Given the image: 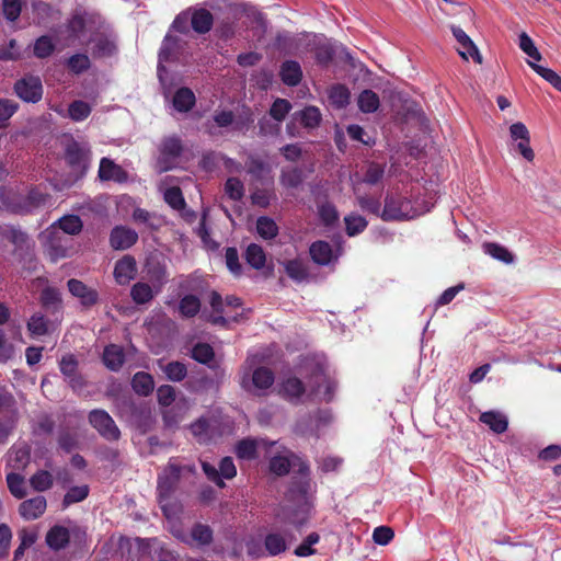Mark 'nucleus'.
<instances>
[{
    "label": "nucleus",
    "instance_id": "1",
    "mask_svg": "<svg viewBox=\"0 0 561 561\" xmlns=\"http://www.w3.org/2000/svg\"><path fill=\"white\" fill-rule=\"evenodd\" d=\"M194 473V465H181L178 458L169 459L165 468L158 476V502L165 516H169V502L175 492L182 473Z\"/></svg>",
    "mask_w": 561,
    "mask_h": 561
},
{
    "label": "nucleus",
    "instance_id": "2",
    "mask_svg": "<svg viewBox=\"0 0 561 561\" xmlns=\"http://www.w3.org/2000/svg\"><path fill=\"white\" fill-rule=\"evenodd\" d=\"M38 240L44 254L54 263L70 255L72 240L59 231L56 224L43 230L38 236Z\"/></svg>",
    "mask_w": 561,
    "mask_h": 561
},
{
    "label": "nucleus",
    "instance_id": "3",
    "mask_svg": "<svg viewBox=\"0 0 561 561\" xmlns=\"http://www.w3.org/2000/svg\"><path fill=\"white\" fill-rule=\"evenodd\" d=\"M419 216L410 198L397 192H388L385 196V205L381 211L383 221H403Z\"/></svg>",
    "mask_w": 561,
    "mask_h": 561
},
{
    "label": "nucleus",
    "instance_id": "4",
    "mask_svg": "<svg viewBox=\"0 0 561 561\" xmlns=\"http://www.w3.org/2000/svg\"><path fill=\"white\" fill-rule=\"evenodd\" d=\"M183 151L184 145L181 137L176 135L163 137L158 146V171L162 173L175 168L178 160L182 156Z\"/></svg>",
    "mask_w": 561,
    "mask_h": 561
},
{
    "label": "nucleus",
    "instance_id": "5",
    "mask_svg": "<svg viewBox=\"0 0 561 561\" xmlns=\"http://www.w3.org/2000/svg\"><path fill=\"white\" fill-rule=\"evenodd\" d=\"M89 424L108 442L121 438V431L113 417L103 409L91 410L88 414Z\"/></svg>",
    "mask_w": 561,
    "mask_h": 561
},
{
    "label": "nucleus",
    "instance_id": "6",
    "mask_svg": "<svg viewBox=\"0 0 561 561\" xmlns=\"http://www.w3.org/2000/svg\"><path fill=\"white\" fill-rule=\"evenodd\" d=\"M13 90L22 101L27 103H37L43 98V84L37 76L26 75L22 77L15 81Z\"/></svg>",
    "mask_w": 561,
    "mask_h": 561
},
{
    "label": "nucleus",
    "instance_id": "7",
    "mask_svg": "<svg viewBox=\"0 0 561 561\" xmlns=\"http://www.w3.org/2000/svg\"><path fill=\"white\" fill-rule=\"evenodd\" d=\"M298 460V468L296 470V476L293 477L289 493L291 496L297 497L299 500H306L310 490H311V478H310V467L309 463L299 457H295Z\"/></svg>",
    "mask_w": 561,
    "mask_h": 561
},
{
    "label": "nucleus",
    "instance_id": "8",
    "mask_svg": "<svg viewBox=\"0 0 561 561\" xmlns=\"http://www.w3.org/2000/svg\"><path fill=\"white\" fill-rule=\"evenodd\" d=\"M91 151L89 147L71 140L65 149V159L68 165L81 173H84L89 168Z\"/></svg>",
    "mask_w": 561,
    "mask_h": 561
},
{
    "label": "nucleus",
    "instance_id": "9",
    "mask_svg": "<svg viewBox=\"0 0 561 561\" xmlns=\"http://www.w3.org/2000/svg\"><path fill=\"white\" fill-rule=\"evenodd\" d=\"M510 136L516 142V149L523 158L528 162H533L535 152L530 147V133L526 125L522 122L513 123L510 126Z\"/></svg>",
    "mask_w": 561,
    "mask_h": 561
},
{
    "label": "nucleus",
    "instance_id": "10",
    "mask_svg": "<svg viewBox=\"0 0 561 561\" xmlns=\"http://www.w3.org/2000/svg\"><path fill=\"white\" fill-rule=\"evenodd\" d=\"M275 381L274 373L271 368L261 366L253 370L251 376V382L248 379V375H244L241 380V387L248 391H251V387L256 390V394H261V391H265L273 386Z\"/></svg>",
    "mask_w": 561,
    "mask_h": 561
},
{
    "label": "nucleus",
    "instance_id": "11",
    "mask_svg": "<svg viewBox=\"0 0 561 561\" xmlns=\"http://www.w3.org/2000/svg\"><path fill=\"white\" fill-rule=\"evenodd\" d=\"M79 363L75 355L68 354L62 356L59 362L60 373L72 390H81L85 386L84 378L79 373Z\"/></svg>",
    "mask_w": 561,
    "mask_h": 561
},
{
    "label": "nucleus",
    "instance_id": "12",
    "mask_svg": "<svg viewBox=\"0 0 561 561\" xmlns=\"http://www.w3.org/2000/svg\"><path fill=\"white\" fill-rule=\"evenodd\" d=\"M67 287L70 294L77 297L85 308H91L99 301V293L77 278H70L67 282Z\"/></svg>",
    "mask_w": 561,
    "mask_h": 561
},
{
    "label": "nucleus",
    "instance_id": "13",
    "mask_svg": "<svg viewBox=\"0 0 561 561\" xmlns=\"http://www.w3.org/2000/svg\"><path fill=\"white\" fill-rule=\"evenodd\" d=\"M138 241V233L128 227L116 226L110 234V244L114 250H127Z\"/></svg>",
    "mask_w": 561,
    "mask_h": 561
},
{
    "label": "nucleus",
    "instance_id": "14",
    "mask_svg": "<svg viewBox=\"0 0 561 561\" xmlns=\"http://www.w3.org/2000/svg\"><path fill=\"white\" fill-rule=\"evenodd\" d=\"M137 273V264L134 256L126 254L119 259L114 266V278L118 285H127L135 278Z\"/></svg>",
    "mask_w": 561,
    "mask_h": 561
},
{
    "label": "nucleus",
    "instance_id": "15",
    "mask_svg": "<svg viewBox=\"0 0 561 561\" xmlns=\"http://www.w3.org/2000/svg\"><path fill=\"white\" fill-rule=\"evenodd\" d=\"M306 392V387L302 380L298 377L291 376L285 378L278 389V394L290 403H298Z\"/></svg>",
    "mask_w": 561,
    "mask_h": 561
},
{
    "label": "nucleus",
    "instance_id": "16",
    "mask_svg": "<svg viewBox=\"0 0 561 561\" xmlns=\"http://www.w3.org/2000/svg\"><path fill=\"white\" fill-rule=\"evenodd\" d=\"M274 444V442L268 443L266 439L263 438H243L238 442L236 446V454L240 459L254 460L259 457V448L267 449V447L273 446Z\"/></svg>",
    "mask_w": 561,
    "mask_h": 561
},
{
    "label": "nucleus",
    "instance_id": "17",
    "mask_svg": "<svg viewBox=\"0 0 561 561\" xmlns=\"http://www.w3.org/2000/svg\"><path fill=\"white\" fill-rule=\"evenodd\" d=\"M145 273L156 293H160L168 280L165 264L156 259H150L146 262Z\"/></svg>",
    "mask_w": 561,
    "mask_h": 561
},
{
    "label": "nucleus",
    "instance_id": "18",
    "mask_svg": "<svg viewBox=\"0 0 561 561\" xmlns=\"http://www.w3.org/2000/svg\"><path fill=\"white\" fill-rule=\"evenodd\" d=\"M209 304L215 313V316H213L210 318V322L215 325H220L222 328H227L230 321L239 322V321H241V319L243 317V312L233 316L231 319L225 317L224 316V312H225L224 300H222L221 295L216 290H213L210 293Z\"/></svg>",
    "mask_w": 561,
    "mask_h": 561
},
{
    "label": "nucleus",
    "instance_id": "19",
    "mask_svg": "<svg viewBox=\"0 0 561 561\" xmlns=\"http://www.w3.org/2000/svg\"><path fill=\"white\" fill-rule=\"evenodd\" d=\"M47 508V501L43 495L23 501L19 505V513L25 520H34L39 518Z\"/></svg>",
    "mask_w": 561,
    "mask_h": 561
},
{
    "label": "nucleus",
    "instance_id": "20",
    "mask_svg": "<svg viewBox=\"0 0 561 561\" xmlns=\"http://www.w3.org/2000/svg\"><path fill=\"white\" fill-rule=\"evenodd\" d=\"M99 178L102 181H114L124 183L128 179V173L118 164L108 158H102L99 168Z\"/></svg>",
    "mask_w": 561,
    "mask_h": 561
},
{
    "label": "nucleus",
    "instance_id": "21",
    "mask_svg": "<svg viewBox=\"0 0 561 561\" xmlns=\"http://www.w3.org/2000/svg\"><path fill=\"white\" fill-rule=\"evenodd\" d=\"M451 32L459 45L462 47L463 50H459L460 56L468 60L469 57H471L476 62L481 64V56L479 54V50L474 43L471 41V38L466 34V32L456 25L451 26Z\"/></svg>",
    "mask_w": 561,
    "mask_h": 561
},
{
    "label": "nucleus",
    "instance_id": "22",
    "mask_svg": "<svg viewBox=\"0 0 561 561\" xmlns=\"http://www.w3.org/2000/svg\"><path fill=\"white\" fill-rule=\"evenodd\" d=\"M22 204L23 195L13 191H8L4 187H0L1 209L9 211L11 214L25 215V210H27V208Z\"/></svg>",
    "mask_w": 561,
    "mask_h": 561
},
{
    "label": "nucleus",
    "instance_id": "23",
    "mask_svg": "<svg viewBox=\"0 0 561 561\" xmlns=\"http://www.w3.org/2000/svg\"><path fill=\"white\" fill-rule=\"evenodd\" d=\"M279 77L284 84L296 87L302 80V70L298 61L285 60L279 68Z\"/></svg>",
    "mask_w": 561,
    "mask_h": 561
},
{
    "label": "nucleus",
    "instance_id": "24",
    "mask_svg": "<svg viewBox=\"0 0 561 561\" xmlns=\"http://www.w3.org/2000/svg\"><path fill=\"white\" fill-rule=\"evenodd\" d=\"M102 362L112 371H118L125 363V353L122 346L108 344L104 347Z\"/></svg>",
    "mask_w": 561,
    "mask_h": 561
},
{
    "label": "nucleus",
    "instance_id": "25",
    "mask_svg": "<svg viewBox=\"0 0 561 561\" xmlns=\"http://www.w3.org/2000/svg\"><path fill=\"white\" fill-rule=\"evenodd\" d=\"M286 275L296 283H302L309 277V268L302 259L296 257L280 263Z\"/></svg>",
    "mask_w": 561,
    "mask_h": 561
},
{
    "label": "nucleus",
    "instance_id": "26",
    "mask_svg": "<svg viewBox=\"0 0 561 561\" xmlns=\"http://www.w3.org/2000/svg\"><path fill=\"white\" fill-rule=\"evenodd\" d=\"M214 25V16L204 8L194 9L191 13V26L198 34L208 33Z\"/></svg>",
    "mask_w": 561,
    "mask_h": 561
},
{
    "label": "nucleus",
    "instance_id": "27",
    "mask_svg": "<svg viewBox=\"0 0 561 561\" xmlns=\"http://www.w3.org/2000/svg\"><path fill=\"white\" fill-rule=\"evenodd\" d=\"M45 540L50 549L59 551L68 546L70 533L68 528L55 525L47 531Z\"/></svg>",
    "mask_w": 561,
    "mask_h": 561
},
{
    "label": "nucleus",
    "instance_id": "28",
    "mask_svg": "<svg viewBox=\"0 0 561 561\" xmlns=\"http://www.w3.org/2000/svg\"><path fill=\"white\" fill-rule=\"evenodd\" d=\"M312 261L321 266L329 265L333 257L332 247L327 241H314L309 248Z\"/></svg>",
    "mask_w": 561,
    "mask_h": 561
},
{
    "label": "nucleus",
    "instance_id": "29",
    "mask_svg": "<svg viewBox=\"0 0 561 561\" xmlns=\"http://www.w3.org/2000/svg\"><path fill=\"white\" fill-rule=\"evenodd\" d=\"M296 455L291 454V459L287 456L276 455L270 459V471L277 477H284L289 473L291 467H298Z\"/></svg>",
    "mask_w": 561,
    "mask_h": 561
},
{
    "label": "nucleus",
    "instance_id": "30",
    "mask_svg": "<svg viewBox=\"0 0 561 561\" xmlns=\"http://www.w3.org/2000/svg\"><path fill=\"white\" fill-rule=\"evenodd\" d=\"M173 106L178 112L186 113L191 111L195 103L196 98L194 92L186 87L180 88L173 95Z\"/></svg>",
    "mask_w": 561,
    "mask_h": 561
},
{
    "label": "nucleus",
    "instance_id": "31",
    "mask_svg": "<svg viewBox=\"0 0 561 561\" xmlns=\"http://www.w3.org/2000/svg\"><path fill=\"white\" fill-rule=\"evenodd\" d=\"M264 548L266 557H276L284 553L287 549L285 537L279 533H268L264 537Z\"/></svg>",
    "mask_w": 561,
    "mask_h": 561
},
{
    "label": "nucleus",
    "instance_id": "32",
    "mask_svg": "<svg viewBox=\"0 0 561 561\" xmlns=\"http://www.w3.org/2000/svg\"><path fill=\"white\" fill-rule=\"evenodd\" d=\"M157 294L153 286L145 282H137L130 288V297L136 305L150 302Z\"/></svg>",
    "mask_w": 561,
    "mask_h": 561
},
{
    "label": "nucleus",
    "instance_id": "33",
    "mask_svg": "<svg viewBox=\"0 0 561 561\" xmlns=\"http://www.w3.org/2000/svg\"><path fill=\"white\" fill-rule=\"evenodd\" d=\"M0 236L11 242L16 249L28 247V234L20 227L5 226L0 228Z\"/></svg>",
    "mask_w": 561,
    "mask_h": 561
},
{
    "label": "nucleus",
    "instance_id": "34",
    "mask_svg": "<svg viewBox=\"0 0 561 561\" xmlns=\"http://www.w3.org/2000/svg\"><path fill=\"white\" fill-rule=\"evenodd\" d=\"M480 422L488 425L496 434H502L507 430L508 422L505 415L495 411L481 413Z\"/></svg>",
    "mask_w": 561,
    "mask_h": 561
},
{
    "label": "nucleus",
    "instance_id": "35",
    "mask_svg": "<svg viewBox=\"0 0 561 561\" xmlns=\"http://www.w3.org/2000/svg\"><path fill=\"white\" fill-rule=\"evenodd\" d=\"M133 390L142 397L149 396L154 389L153 377L145 371H138L131 379Z\"/></svg>",
    "mask_w": 561,
    "mask_h": 561
},
{
    "label": "nucleus",
    "instance_id": "36",
    "mask_svg": "<svg viewBox=\"0 0 561 561\" xmlns=\"http://www.w3.org/2000/svg\"><path fill=\"white\" fill-rule=\"evenodd\" d=\"M304 179V171L297 167L284 168L279 174V183L286 188H298Z\"/></svg>",
    "mask_w": 561,
    "mask_h": 561
},
{
    "label": "nucleus",
    "instance_id": "37",
    "mask_svg": "<svg viewBox=\"0 0 561 561\" xmlns=\"http://www.w3.org/2000/svg\"><path fill=\"white\" fill-rule=\"evenodd\" d=\"M214 122L218 127H228L234 124V129H242L243 125L250 124L253 122L252 114L249 113L245 117L244 122L234 121V114L232 111L224 110L220 112H216L213 116Z\"/></svg>",
    "mask_w": 561,
    "mask_h": 561
},
{
    "label": "nucleus",
    "instance_id": "38",
    "mask_svg": "<svg viewBox=\"0 0 561 561\" xmlns=\"http://www.w3.org/2000/svg\"><path fill=\"white\" fill-rule=\"evenodd\" d=\"M39 301L43 308L55 312L61 309L60 291L55 287H45L41 291Z\"/></svg>",
    "mask_w": 561,
    "mask_h": 561
},
{
    "label": "nucleus",
    "instance_id": "39",
    "mask_svg": "<svg viewBox=\"0 0 561 561\" xmlns=\"http://www.w3.org/2000/svg\"><path fill=\"white\" fill-rule=\"evenodd\" d=\"M50 321L42 312H35L27 321V331L31 336H43L49 332Z\"/></svg>",
    "mask_w": 561,
    "mask_h": 561
},
{
    "label": "nucleus",
    "instance_id": "40",
    "mask_svg": "<svg viewBox=\"0 0 561 561\" xmlns=\"http://www.w3.org/2000/svg\"><path fill=\"white\" fill-rule=\"evenodd\" d=\"M117 50L116 44L106 35H100L95 38L92 48L94 58H104L113 56Z\"/></svg>",
    "mask_w": 561,
    "mask_h": 561
},
{
    "label": "nucleus",
    "instance_id": "41",
    "mask_svg": "<svg viewBox=\"0 0 561 561\" xmlns=\"http://www.w3.org/2000/svg\"><path fill=\"white\" fill-rule=\"evenodd\" d=\"M55 224L57 225V229H59V231H61L65 236L79 234L83 228V222L77 215H66L58 219Z\"/></svg>",
    "mask_w": 561,
    "mask_h": 561
},
{
    "label": "nucleus",
    "instance_id": "42",
    "mask_svg": "<svg viewBox=\"0 0 561 561\" xmlns=\"http://www.w3.org/2000/svg\"><path fill=\"white\" fill-rule=\"evenodd\" d=\"M358 108L366 114L374 113L380 105L379 96L370 89L363 90L357 98Z\"/></svg>",
    "mask_w": 561,
    "mask_h": 561
},
{
    "label": "nucleus",
    "instance_id": "43",
    "mask_svg": "<svg viewBox=\"0 0 561 561\" xmlns=\"http://www.w3.org/2000/svg\"><path fill=\"white\" fill-rule=\"evenodd\" d=\"M244 259L247 263L255 268L261 270L266 263V255L263 248L256 243H250L245 250Z\"/></svg>",
    "mask_w": 561,
    "mask_h": 561
},
{
    "label": "nucleus",
    "instance_id": "44",
    "mask_svg": "<svg viewBox=\"0 0 561 561\" xmlns=\"http://www.w3.org/2000/svg\"><path fill=\"white\" fill-rule=\"evenodd\" d=\"M351 92L344 84H334L329 90V100L336 108H344L348 105Z\"/></svg>",
    "mask_w": 561,
    "mask_h": 561
},
{
    "label": "nucleus",
    "instance_id": "45",
    "mask_svg": "<svg viewBox=\"0 0 561 561\" xmlns=\"http://www.w3.org/2000/svg\"><path fill=\"white\" fill-rule=\"evenodd\" d=\"M191 356L197 363L213 367L210 363L215 358V351L210 344L198 342L193 346Z\"/></svg>",
    "mask_w": 561,
    "mask_h": 561
},
{
    "label": "nucleus",
    "instance_id": "46",
    "mask_svg": "<svg viewBox=\"0 0 561 561\" xmlns=\"http://www.w3.org/2000/svg\"><path fill=\"white\" fill-rule=\"evenodd\" d=\"M313 50L314 58L317 62L321 66H328L329 64H331L335 56V50L332 44L327 39L319 41L318 43H316Z\"/></svg>",
    "mask_w": 561,
    "mask_h": 561
},
{
    "label": "nucleus",
    "instance_id": "47",
    "mask_svg": "<svg viewBox=\"0 0 561 561\" xmlns=\"http://www.w3.org/2000/svg\"><path fill=\"white\" fill-rule=\"evenodd\" d=\"M344 222L346 234L350 237L362 233L368 226L366 218L355 213L345 216Z\"/></svg>",
    "mask_w": 561,
    "mask_h": 561
},
{
    "label": "nucleus",
    "instance_id": "48",
    "mask_svg": "<svg viewBox=\"0 0 561 561\" xmlns=\"http://www.w3.org/2000/svg\"><path fill=\"white\" fill-rule=\"evenodd\" d=\"M201 310V300L197 296L188 294L185 295L179 304V311L184 318H193Z\"/></svg>",
    "mask_w": 561,
    "mask_h": 561
},
{
    "label": "nucleus",
    "instance_id": "49",
    "mask_svg": "<svg viewBox=\"0 0 561 561\" xmlns=\"http://www.w3.org/2000/svg\"><path fill=\"white\" fill-rule=\"evenodd\" d=\"M30 484L36 492H45L54 484V477L47 470H38L30 478Z\"/></svg>",
    "mask_w": 561,
    "mask_h": 561
},
{
    "label": "nucleus",
    "instance_id": "50",
    "mask_svg": "<svg viewBox=\"0 0 561 561\" xmlns=\"http://www.w3.org/2000/svg\"><path fill=\"white\" fill-rule=\"evenodd\" d=\"M483 250L484 253L503 263L511 264L514 261V255L505 247L499 243L485 242L483 243Z\"/></svg>",
    "mask_w": 561,
    "mask_h": 561
},
{
    "label": "nucleus",
    "instance_id": "51",
    "mask_svg": "<svg viewBox=\"0 0 561 561\" xmlns=\"http://www.w3.org/2000/svg\"><path fill=\"white\" fill-rule=\"evenodd\" d=\"M48 198V194L43 193L38 188H31L27 195L23 196L22 205L27 208V210H25V215L31 214L34 209L45 205Z\"/></svg>",
    "mask_w": 561,
    "mask_h": 561
},
{
    "label": "nucleus",
    "instance_id": "52",
    "mask_svg": "<svg viewBox=\"0 0 561 561\" xmlns=\"http://www.w3.org/2000/svg\"><path fill=\"white\" fill-rule=\"evenodd\" d=\"M55 49L56 46L51 37L48 35H42L34 43L33 54L39 59H45L51 56Z\"/></svg>",
    "mask_w": 561,
    "mask_h": 561
},
{
    "label": "nucleus",
    "instance_id": "53",
    "mask_svg": "<svg viewBox=\"0 0 561 561\" xmlns=\"http://www.w3.org/2000/svg\"><path fill=\"white\" fill-rule=\"evenodd\" d=\"M192 539L199 546H208L213 542V529L205 524L196 523L191 529Z\"/></svg>",
    "mask_w": 561,
    "mask_h": 561
},
{
    "label": "nucleus",
    "instance_id": "54",
    "mask_svg": "<svg viewBox=\"0 0 561 561\" xmlns=\"http://www.w3.org/2000/svg\"><path fill=\"white\" fill-rule=\"evenodd\" d=\"M256 231L261 238L271 240L278 234V227L272 218L262 216L256 220Z\"/></svg>",
    "mask_w": 561,
    "mask_h": 561
},
{
    "label": "nucleus",
    "instance_id": "55",
    "mask_svg": "<svg viewBox=\"0 0 561 561\" xmlns=\"http://www.w3.org/2000/svg\"><path fill=\"white\" fill-rule=\"evenodd\" d=\"M0 414H3V416H19L13 394L3 387H0Z\"/></svg>",
    "mask_w": 561,
    "mask_h": 561
},
{
    "label": "nucleus",
    "instance_id": "56",
    "mask_svg": "<svg viewBox=\"0 0 561 561\" xmlns=\"http://www.w3.org/2000/svg\"><path fill=\"white\" fill-rule=\"evenodd\" d=\"M91 112V105L81 100H76L68 106V115L73 122H82L87 119Z\"/></svg>",
    "mask_w": 561,
    "mask_h": 561
},
{
    "label": "nucleus",
    "instance_id": "57",
    "mask_svg": "<svg viewBox=\"0 0 561 561\" xmlns=\"http://www.w3.org/2000/svg\"><path fill=\"white\" fill-rule=\"evenodd\" d=\"M163 373L170 381L180 382L186 378L187 368L184 363L173 360L164 366Z\"/></svg>",
    "mask_w": 561,
    "mask_h": 561
},
{
    "label": "nucleus",
    "instance_id": "58",
    "mask_svg": "<svg viewBox=\"0 0 561 561\" xmlns=\"http://www.w3.org/2000/svg\"><path fill=\"white\" fill-rule=\"evenodd\" d=\"M7 484L11 494L21 500L26 496V490L24 485V477L16 472H10L7 474Z\"/></svg>",
    "mask_w": 561,
    "mask_h": 561
},
{
    "label": "nucleus",
    "instance_id": "59",
    "mask_svg": "<svg viewBox=\"0 0 561 561\" xmlns=\"http://www.w3.org/2000/svg\"><path fill=\"white\" fill-rule=\"evenodd\" d=\"M89 495V486L80 485L70 488L62 499V508H67L68 506L84 501Z\"/></svg>",
    "mask_w": 561,
    "mask_h": 561
},
{
    "label": "nucleus",
    "instance_id": "60",
    "mask_svg": "<svg viewBox=\"0 0 561 561\" xmlns=\"http://www.w3.org/2000/svg\"><path fill=\"white\" fill-rule=\"evenodd\" d=\"M528 65L534 71H536L541 78L548 81L557 91L561 92V77L550 68L542 67L533 61H528Z\"/></svg>",
    "mask_w": 561,
    "mask_h": 561
},
{
    "label": "nucleus",
    "instance_id": "61",
    "mask_svg": "<svg viewBox=\"0 0 561 561\" xmlns=\"http://www.w3.org/2000/svg\"><path fill=\"white\" fill-rule=\"evenodd\" d=\"M298 115L300 124L306 128H314L321 122V113L316 106H307Z\"/></svg>",
    "mask_w": 561,
    "mask_h": 561
},
{
    "label": "nucleus",
    "instance_id": "62",
    "mask_svg": "<svg viewBox=\"0 0 561 561\" xmlns=\"http://www.w3.org/2000/svg\"><path fill=\"white\" fill-rule=\"evenodd\" d=\"M163 197L164 202L175 210H182L186 206L183 193L179 186H171L167 188Z\"/></svg>",
    "mask_w": 561,
    "mask_h": 561
},
{
    "label": "nucleus",
    "instance_id": "63",
    "mask_svg": "<svg viewBox=\"0 0 561 561\" xmlns=\"http://www.w3.org/2000/svg\"><path fill=\"white\" fill-rule=\"evenodd\" d=\"M291 104L286 99H276L268 111L270 116L276 122H283L291 110Z\"/></svg>",
    "mask_w": 561,
    "mask_h": 561
},
{
    "label": "nucleus",
    "instance_id": "64",
    "mask_svg": "<svg viewBox=\"0 0 561 561\" xmlns=\"http://www.w3.org/2000/svg\"><path fill=\"white\" fill-rule=\"evenodd\" d=\"M12 453V467L16 470L25 469L31 460V448L27 445H23L15 447Z\"/></svg>",
    "mask_w": 561,
    "mask_h": 561
}]
</instances>
